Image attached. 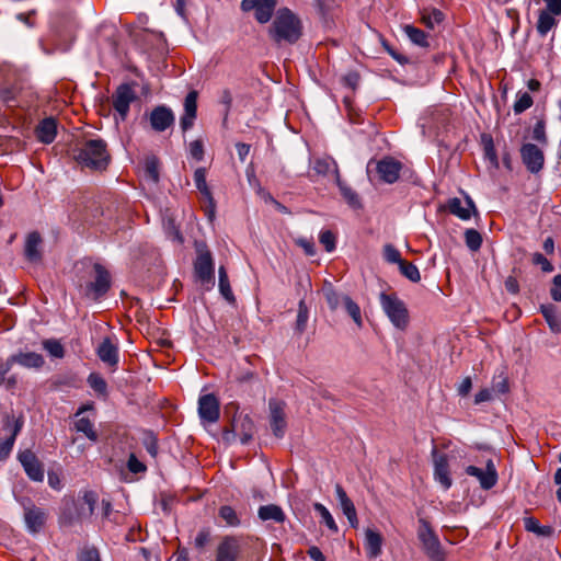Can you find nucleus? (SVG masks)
Listing matches in <instances>:
<instances>
[{"label":"nucleus","mask_w":561,"mask_h":561,"mask_svg":"<svg viewBox=\"0 0 561 561\" xmlns=\"http://www.w3.org/2000/svg\"><path fill=\"white\" fill-rule=\"evenodd\" d=\"M73 159L83 168L105 170L111 161L107 145L103 139H90L72 149Z\"/></svg>","instance_id":"obj_1"},{"label":"nucleus","mask_w":561,"mask_h":561,"mask_svg":"<svg viewBox=\"0 0 561 561\" xmlns=\"http://www.w3.org/2000/svg\"><path fill=\"white\" fill-rule=\"evenodd\" d=\"M270 35L277 44H295L302 35L300 19L289 9H279L270 28Z\"/></svg>","instance_id":"obj_2"},{"label":"nucleus","mask_w":561,"mask_h":561,"mask_svg":"<svg viewBox=\"0 0 561 561\" xmlns=\"http://www.w3.org/2000/svg\"><path fill=\"white\" fill-rule=\"evenodd\" d=\"M85 275L89 280L84 284L80 283L79 288L84 297L98 301L108 291L111 287V275L107 270L99 263L88 265Z\"/></svg>","instance_id":"obj_3"},{"label":"nucleus","mask_w":561,"mask_h":561,"mask_svg":"<svg viewBox=\"0 0 561 561\" xmlns=\"http://www.w3.org/2000/svg\"><path fill=\"white\" fill-rule=\"evenodd\" d=\"M380 305L390 322L399 330H405L409 324V311L405 304L396 294H380Z\"/></svg>","instance_id":"obj_4"},{"label":"nucleus","mask_w":561,"mask_h":561,"mask_svg":"<svg viewBox=\"0 0 561 561\" xmlns=\"http://www.w3.org/2000/svg\"><path fill=\"white\" fill-rule=\"evenodd\" d=\"M417 538L422 543L425 554L433 561H443L445 554L438 536L435 534L430 522L419 518Z\"/></svg>","instance_id":"obj_5"},{"label":"nucleus","mask_w":561,"mask_h":561,"mask_svg":"<svg viewBox=\"0 0 561 561\" xmlns=\"http://www.w3.org/2000/svg\"><path fill=\"white\" fill-rule=\"evenodd\" d=\"M137 100L134 83L119 84L112 95V105L122 122L126 121L130 104Z\"/></svg>","instance_id":"obj_6"},{"label":"nucleus","mask_w":561,"mask_h":561,"mask_svg":"<svg viewBox=\"0 0 561 561\" xmlns=\"http://www.w3.org/2000/svg\"><path fill=\"white\" fill-rule=\"evenodd\" d=\"M373 164H375V170L379 176V180L387 184L396 183L399 180L403 168V164L399 160L392 157H383L378 161H369L367 165L368 173L370 172Z\"/></svg>","instance_id":"obj_7"},{"label":"nucleus","mask_w":561,"mask_h":561,"mask_svg":"<svg viewBox=\"0 0 561 561\" xmlns=\"http://www.w3.org/2000/svg\"><path fill=\"white\" fill-rule=\"evenodd\" d=\"M21 504L24 511L23 517L27 531L33 535L38 534L47 522V512L36 506L30 499L23 500Z\"/></svg>","instance_id":"obj_8"},{"label":"nucleus","mask_w":561,"mask_h":561,"mask_svg":"<svg viewBox=\"0 0 561 561\" xmlns=\"http://www.w3.org/2000/svg\"><path fill=\"white\" fill-rule=\"evenodd\" d=\"M194 271L202 283L214 282V262L210 251L206 244L197 247V257L194 263Z\"/></svg>","instance_id":"obj_9"},{"label":"nucleus","mask_w":561,"mask_h":561,"mask_svg":"<svg viewBox=\"0 0 561 561\" xmlns=\"http://www.w3.org/2000/svg\"><path fill=\"white\" fill-rule=\"evenodd\" d=\"M276 0H242L241 10L243 12L254 11L255 20L261 23H267L275 11Z\"/></svg>","instance_id":"obj_10"},{"label":"nucleus","mask_w":561,"mask_h":561,"mask_svg":"<svg viewBox=\"0 0 561 561\" xmlns=\"http://www.w3.org/2000/svg\"><path fill=\"white\" fill-rule=\"evenodd\" d=\"M175 116L167 105H158L149 114V123L152 130L163 133L174 125Z\"/></svg>","instance_id":"obj_11"},{"label":"nucleus","mask_w":561,"mask_h":561,"mask_svg":"<svg viewBox=\"0 0 561 561\" xmlns=\"http://www.w3.org/2000/svg\"><path fill=\"white\" fill-rule=\"evenodd\" d=\"M268 409H270V425L272 428L273 434L277 438H283L286 432L287 423L285 419V403L276 400L271 399L268 401Z\"/></svg>","instance_id":"obj_12"},{"label":"nucleus","mask_w":561,"mask_h":561,"mask_svg":"<svg viewBox=\"0 0 561 561\" xmlns=\"http://www.w3.org/2000/svg\"><path fill=\"white\" fill-rule=\"evenodd\" d=\"M18 459L31 480L36 482L44 480V466L32 450L25 449L20 451Z\"/></svg>","instance_id":"obj_13"},{"label":"nucleus","mask_w":561,"mask_h":561,"mask_svg":"<svg viewBox=\"0 0 561 561\" xmlns=\"http://www.w3.org/2000/svg\"><path fill=\"white\" fill-rule=\"evenodd\" d=\"M23 421L20 419H15L14 416H7L3 430L10 433V436L5 439L0 440V461L4 460L9 457L15 438L22 430Z\"/></svg>","instance_id":"obj_14"},{"label":"nucleus","mask_w":561,"mask_h":561,"mask_svg":"<svg viewBox=\"0 0 561 561\" xmlns=\"http://www.w3.org/2000/svg\"><path fill=\"white\" fill-rule=\"evenodd\" d=\"M198 415L203 422L216 423L220 416V404L213 393L201 396L198 399Z\"/></svg>","instance_id":"obj_15"},{"label":"nucleus","mask_w":561,"mask_h":561,"mask_svg":"<svg viewBox=\"0 0 561 561\" xmlns=\"http://www.w3.org/2000/svg\"><path fill=\"white\" fill-rule=\"evenodd\" d=\"M432 457L434 462L435 480L444 488V490H448L453 484L449 473L448 457L446 454L439 453L436 447L432 450Z\"/></svg>","instance_id":"obj_16"},{"label":"nucleus","mask_w":561,"mask_h":561,"mask_svg":"<svg viewBox=\"0 0 561 561\" xmlns=\"http://www.w3.org/2000/svg\"><path fill=\"white\" fill-rule=\"evenodd\" d=\"M520 157L523 163L531 173H538L543 168V152L534 144L523 145L520 148Z\"/></svg>","instance_id":"obj_17"},{"label":"nucleus","mask_w":561,"mask_h":561,"mask_svg":"<svg viewBox=\"0 0 561 561\" xmlns=\"http://www.w3.org/2000/svg\"><path fill=\"white\" fill-rule=\"evenodd\" d=\"M466 473L477 478L483 490L492 489L497 482V472L492 460L488 461L485 469H481L476 466H468L466 468Z\"/></svg>","instance_id":"obj_18"},{"label":"nucleus","mask_w":561,"mask_h":561,"mask_svg":"<svg viewBox=\"0 0 561 561\" xmlns=\"http://www.w3.org/2000/svg\"><path fill=\"white\" fill-rule=\"evenodd\" d=\"M197 91H190L183 103L184 112L180 118L181 129L185 133L191 129L197 116Z\"/></svg>","instance_id":"obj_19"},{"label":"nucleus","mask_w":561,"mask_h":561,"mask_svg":"<svg viewBox=\"0 0 561 561\" xmlns=\"http://www.w3.org/2000/svg\"><path fill=\"white\" fill-rule=\"evenodd\" d=\"M194 182L198 192L203 195V197L207 201L208 207L206 209V214L209 219L215 216V199L213 197L211 191L206 182V169L197 168L194 172Z\"/></svg>","instance_id":"obj_20"},{"label":"nucleus","mask_w":561,"mask_h":561,"mask_svg":"<svg viewBox=\"0 0 561 561\" xmlns=\"http://www.w3.org/2000/svg\"><path fill=\"white\" fill-rule=\"evenodd\" d=\"M335 495L336 500L339 502V505L343 512V514L346 516L351 527L357 528L358 527V518H357V512L355 508V505L353 501L348 497L345 490L340 483L335 484Z\"/></svg>","instance_id":"obj_21"},{"label":"nucleus","mask_w":561,"mask_h":561,"mask_svg":"<svg viewBox=\"0 0 561 561\" xmlns=\"http://www.w3.org/2000/svg\"><path fill=\"white\" fill-rule=\"evenodd\" d=\"M240 545L237 537L226 536L217 547L215 561H237Z\"/></svg>","instance_id":"obj_22"},{"label":"nucleus","mask_w":561,"mask_h":561,"mask_svg":"<svg viewBox=\"0 0 561 561\" xmlns=\"http://www.w3.org/2000/svg\"><path fill=\"white\" fill-rule=\"evenodd\" d=\"M99 358L112 368H116L118 364V347L110 337L103 339L96 348Z\"/></svg>","instance_id":"obj_23"},{"label":"nucleus","mask_w":561,"mask_h":561,"mask_svg":"<svg viewBox=\"0 0 561 561\" xmlns=\"http://www.w3.org/2000/svg\"><path fill=\"white\" fill-rule=\"evenodd\" d=\"M232 431L239 436L240 443L247 445L253 437L254 423L249 415L234 416L231 423Z\"/></svg>","instance_id":"obj_24"},{"label":"nucleus","mask_w":561,"mask_h":561,"mask_svg":"<svg viewBox=\"0 0 561 561\" xmlns=\"http://www.w3.org/2000/svg\"><path fill=\"white\" fill-rule=\"evenodd\" d=\"M447 209L450 214L462 220L470 219L471 213L477 211L474 203L469 196L466 197V206L462 205V202L459 198H450L447 204Z\"/></svg>","instance_id":"obj_25"},{"label":"nucleus","mask_w":561,"mask_h":561,"mask_svg":"<svg viewBox=\"0 0 561 561\" xmlns=\"http://www.w3.org/2000/svg\"><path fill=\"white\" fill-rule=\"evenodd\" d=\"M10 364H19L26 368H41L44 365V357L35 352H20L8 357Z\"/></svg>","instance_id":"obj_26"},{"label":"nucleus","mask_w":561,"mask_h":561,"mask_svg":"<svg viewBox=\"0 0 561 561\" xmlns=\"http://www.w3.org/2000/svg\"><path fill=\"white\" fill-rule=\"evenodd\" d=\"M36 137L43 144H51L57 134V123L54 117H46L36 127Z\"/></svg>","instance_id":"obj_27"},{"label":"nucleus","mask_w":561,"mask_h":561,"mask_svg":"<svg viewBox=\"0 0 561 561\" xmlns=\"http://www.w3.org/2000/svg\"><path fill=\"white\" fill-rule=\"evenodd\" d=\"M382 541V536L378 531L371 528L365 530V549L368 558L376 559L381 554Z\"/></svg>","instance_id":"obj_28"},{"label":"nucleus","mask_w":561,"mask_h":561,"mask_svg":"<svg viewBox=\"0 0 561 561\" xmlns=\"http://www.w3.org/2000/svg\"><path fill=\"white\" fill-rule=\"evenodd\" d=\"M41 243L42 238L37 231L28 233L25 241L24 254L30 262H38L42 259L39 251Z\"/></svg>","instance_id":"obj_29"},{"label":"nucleus","mask_w":561,"mask_h":561,"mask_svg":"<svg viewBox=\"0 0 561 561\" xmlns=\"http://www.w3.org/2000/svg\"><path fill=\"white\" fill-rule=\"evenodd\" d=\"M257 516L261 520H273L282 524L286 519L283 508L276 504L262 505L257 510Z\"/></svg>","instance_id":"obj_30"},{"label":"nucleus","mask_w":561,"mask_h":561,"mask_svg":"<svg viewBox=\"0 0 561 561\" xmlns=\"http://www.w3.org/2000/svg\"><path fill=\"white\" fill-rule=\"evenodd\" d=\"M335 182L340 188V192L346 203L353 208H359L362 206L358 194L350 187L345 182L341 180L339 169L335 167Z\"/></svg>","instance_id":"obj_31"},{"label":"nucleus","mask_w":561,"mask_h":561,"mask_svg":"<svg viewBox=\"0 0 561 561\" xmlns=\"http://www.w3.org/2000/svg\"><path fill=\"white\" fill-rule=\"evenodd\" d=\"M540 312L542 313L545 320L547 321L552 332H561V319L558 316L557 307L554 305H541Z\"/></svg>","instance_id":"obj_32"},{"label":"nucleus","mask_w":561,"mask_h":561,"mask_svg":"<svg viewBox=\"0 0 561 561\" xmlns=\"http://www.w3.org/2000/svg\"><path fill=\"white\" fill-rule=\"evenodd\" d=\"M218 287L220 294L224 298L229 302H234V296L232 289L230 287L229 278L227 271L224 265L219 266L218 270Z\"/></svg>","instance_id":"obj_33"},{"label":"nucleus","mask_w":561,"mask_h":561,"mask_svg":"<svg viewBox=\"0 0 561 561\" xmlns=\"http://www.w3.org/2000/svg\"><path fill=\"white\" fill-rule=\"evenodd\" d=\"M481 138L483 144L484 159L489 161L491 168L499 169V159L492 137L483 134Z\"/></svg>","instance_id":"obj_34"},{"label":"nucleus","mask_w":561,"mask_h":561,"mask_svg":"<svg viewBox=\"0 0 561 561\" xmlns=\"http://www.w3.org/2000/svg\"><path fill=\"white\" fill-rule=\"evenodd\" d=\"M342 302H343V306L346 310V312L348 313V316L353 319V321L355 322V324L358 327V328H362L363 327V318H362V311H360V307L358 306L357 302H355L350 296L347 295H344L342 297Z\"/></svg>","instance_id":"obj_35"},{"label":"nucleus","mask_w":561,"mask_h":561,"mask_svg":"<svg viewBox=\"0 0 561 561\" xmlns=\"http://www.w3.org/2000/svg\"><path fill=\"white\" fill-rule=\"evenodd\" d=\"M553 15L554 14L550 13L549 11H540L537 22V32L540 36H546L548 32L557 24Z\"/></svg>","instance_id":"obj_36"},{"label":"nucleus","mask_w":561,"mask_h":561,"mask_svg":"<svg viewBox=\"0 0 561 561\" xmlns=\"http://www.w3.org/2000/svg\"><path fill=\"white\" fill-rule=\"evenodd\" d=\"M75 428L77 430V432L83 433L88 439L92 442L98 440V434L94 430V425L89 417H79L75 422Z\"/></svg>","instance_id":"obj_37"},{"label":"nucleus","mask_w":561,"mask_h":561,"mask_svg":"<svg viewBox=\"0 0 561 561\" xmlns=\"http://www.w3.org/2000/svg\"><path fill=\"white\" fill-rule=\"evenodd\" d=\"M219 517L225 522L226 526L238 527L241 524L239 515L230 505H222L218 511Z\"/></svg>","instance_id":"obj_38"},{"label":"nucleus","mask_w":561,"mask_h":561,"mask_svg":"<svg viewBox=\"0 0 561 561\" xmlns=\"http://www.w3.org/2000/svg\"><path fill=\"white\" fill-rule=\"evenodd\" d=\"M404 32H405L407 36L409 37V39L413 44H415L420 47L428 46L427 35L424 31H422L413 25H405Z\"/></svg>","instance_id":"obj_39"},{"label":"nucleus","mask_w":561,"mask_h":561,"mask_svg":"<svg viewBox=\"0 0 561 561\" xmlns=\"http://www.w3.org/2000/svg\"><path fill=\"white\" fill-rule=\"evenodd\" d=\"M445 19L444 13L438 9L424 10L422 12V22L428 28H434Z\"/></svg>","instance_id":"obj_40"},{"label":"nucleus","mask_w":561,"mask_h":561,"mask_svg":"<svg viewBox=\"0 0 561 561\" xmlns=\"http://www.w3.org/2000/svg\"><path fill=\"white\" fill-rule=\"evenodd\" d=\"M313 508L316 512L319 513V515L321 516L322 518V522L325 524V526L334 534L339 533V527L333 518V516L331 515V513L329 512V510L321 503H314L313 504Z\"/></svg>","instance_id":"obj_41"},{"label":"nucleus","mask_w":561,"mask_h":561,"mask_svg":"<svg viewBox=\"0 0 561 561\" xmlns=\"http://www.w3.org/2000/svg\"><path fill=\"white\" fill-rule=\"evenodd\" d=\"M89 386L99 394L106 396L107 394V383L105 379L98 373H91L88 376Z\"/></svg>","instance_id":"obj_42"},{"label":"nucleus","mask_w":561,"mask_h":561,"mask_svg":"<svg viewBox=\"0 0 561 561\" xmlns=\"http://www.w3.org/2000/svg\"><path fill=\"white\" fill-rule=\"evenodd\" d=\"M465 242L469 250L477 252L482 245V236L473 228L467 229L465 231Z\"/></svg>","instance_id":"obj_43"},{"label":"nucleus","mask_w":561,"mask_h":561,"mask_svg":"<svg viewBox=\"0 0 561 561\" xmlns=\"http://www.w3.org/2000/svg\"><path fill=\"white\" fill-rule=\"evenodd\" d=\"M534 100L528 92H518L517 99L514 102L513 111L516 115L524 113L526 110L531 107Z\"/></svg>","instance_id":"obj_44"},{"label":"nucleus","mask_w":561,"mask_h":561,"mask_svg":"<svg viewBox=\"0 0 561 561\" xmlns=\"http://www.w3.org/2000/svg\"><path fill=\"white\" fill-rule=\"evenodd\" d=\"M524 525L527 531L535 533L540 536H550L552 534V528L550 526H541L534 517L525 518Z\"/></svg>","instance_id":"obj_45"},{"label":"nucleus","mask_w":561,"mask_h":561,"mask_svg":"<svg viewBox=\"0 0 561 561\" xmlns=\"http://www.w3.org/2000/svg\"><path fill=\"white\" fill-rule=\"evenodd\" d=\"M145 172L153 183L159 182V159L156 156L147 157L145 160Z\"/></svg>","instance_id":"obj_46"},{"label":"nucleus","mask_w":561,"mask_h":561,"mask_svg":"<svg viewBox=\"0 0 561 561\" xmlns=\"http://www.w3.org/2000/svg\"><path fill=\"white\" fill-rule=\"evenodd\" d=\"M309 317V310L304 299H301L298 304V313L296 320V331L298 333H302L306 330L307 322Z\"/></svg>","instance_id":"obj_47"},{"label":"nucleus","mask_w":561,"mask_h":561,"mask_svg":"<svg viewBox=\"0 0 561 561\" xmlns=\"http://www.w3.org/2000/svg\"><path fill=\"white\" fill-rule=\"evenodd\" d=\"M399 268H400L401 274L403 276H405L409 280H411L413 283H419L421 280L420 271L416 267V265H414L413 263L403 261L399 265Z\"/></svg>","instance_id":"obj_48"},{"label":"nucleus","mask_w":561,"mask_h":561,"mask_svg":"<svg viewBox=\"0 0 561 561\" xmlns=\"http://www.w3.org/2000/svg\"><path fill=\"white\" fill-rule=\"evenodd\" d=\"M43 347L55 358H62L65 356V348L58 340H45L43 341Z\"/></svg>","instance_id":"obj_49"},{"label":"nucleus","mask_w":561,"mask_h":561,"mask_svg":"<svg viewBox=\"0 0 561 561\" xmlns=\"http://www.w3.org/2000/svg\"><path fill=\"white\" fill-rule=\"evenodd\" d=\"M142 445L148 454L156 458L158 455V438L152 431H146L142 437Z\"/></svg>","instance_id":"obj_50"},{"label":"nucleus","mask_w":561,"mask_h":561,"mask_svg":"<svg viewBox=\"0 0 561 561\" xmlns=\"http://www.w3.org/2000/svg\"><path fill=\"white\" fill-rule=\"evenodd\" d=\"M382 255L386 262L400 265L404 260L401 257L400 251L391 243L383 245Z\"/></svg>","instance_id":"obj_51"},{"label":"nucleus","mask_w":561,"mask_h":561,"mask_svg":"<svg viewBox=\"0 0 561 561\" xmlns=\"http://www.w3.org/2000/svg\"><path fill=\"white\" fill-rule=\"evenodd\" d=\"M80 501L83 505H87V515L91 516L98 502V494L94 491H84Z\"/></svg>","instance_id":"obj_52"},{"label":"nucleus","mask_w":561,"mask_h":561,"mask_svg":"<svg viewBox=\"0 0 561 561\" xmlns=\"http://www.w3.org/2000/svg\"><path fill=\"white\" fill-rule=\"evenodd\" d=\"M324 296L327 304L329 308L334 311L336 310L342 302V297L340 294H337L334 289L328 288L324 290Z\"/></svg>","instance_id":"obj_53"},{"label":"nucleus","mask_w":561,"mask_h":561,"mask_svg":"<svg viewBox=\"0 0 561 561\" xmlns=\"http://www.w3.org/2000/svg\"><path fill=\"white\" fill-rule=\"evenodd\" d=\"M319 241L328 252H332L335 249V236L330 230L321 231Z\"/></svg>","instance_id":"obj_54"},{"label":"nucleus","mask_w":561,"mask_h":561,"mask_svg":"<svg viewBox=\"0 0 561 561\" xmlns=\"http://www.w3.org/2000/svg\"><path fill=\"white\" fill-rule=\"evenodd\" d=\"M531 261L535 265L540 266L541 271L545 273H550L553 271V265L542 253H534Z\"/></svg>","instance_id":"obj_55"},{"label":"nucleus","mask_w":561,"mask_h":561,"mask_svg":"<svg viewBox=\"0 0 561 561\" xmlns=\"http://www.w3.org/2000/svg\"><path fill=\"white\" fill-rule=\"evenodd\" d=\"M12 364H10V360L7 359L4 364L0 366V386L3 385L5 381L8 382V388H11L15 385L16 380L14 377L5 378L7 374L12 368Z\"/></svg>","instance_id":"obj_56"},{"label":"nucleus","mask_w":561,"mask_h":561,"mask_svg":"<svg viewBox=\"0 0 561 561\" xmlns=\"http://www.w3.org/2000/svg\"><path fill=\"white\" fill-rule=\"evenodd\" d=\"M190 154L196 161H202L204 159V145L202 140L196 139L190 144Z\"/></svg>","instance_id":"obj_57"},{"label":"nucleus","mask_w":561,"mask_h":561,"mask_svg":"<svg viewBox=\"0 0 561 561\" xmlns=\"http://www.w3.org/2000/svg\"><path fill=\"white\" fill-rule=\"evenodd\" d=\"M127 468L133 473H141L147 469L146 466L140 460H138L134 454H130L128 457Z\"/></svg>","instance_id":"obj_58"},{"label":"nucleus","mask_w":561,"mask_h":561,"mask_svg":"<svg viewBox=\"0 0 561 561\" xmlns=\"http://www.w3.org/2000/svg\"><path fill=\"white\" fill-rule=\"evenodd\" d=\"M219 102L225 106V119L229 115L232 105V93L229 89H224L220 92Z\"/></svg>","instance_id":"obj_59"},{"label":"nucleus","mask_w":561,"mask_h":561,"mask_svg":"<svg viewBox=\"0 0 561 561\" xmlns=\"http://www.w3.org/2000/svg\"><path fill=\"white\" fill-rule=\"evenodd\" d=\"M360 77L357 71H348L345 76L342 78V82L344 85L351 88L352 90H355L358 87Z\"/></svg>","instance_id":"obj_60"},{"label":"nucleus","mask_w":561,"mask_h":561,"mask_svg":"<svg viewBox=\"0 0 561 561\" xmlns=\"http://www.w3.org/2000/svg\"><path fill=\"white\" fill-rule=\"evenodd\" d=\"M79 561H101L100 553L96 548H88L82 550L78 556Z\"/></svg>","instance_id":"obj_61"},{"label":"nucleus","mask_w":561,"mask_h":561,"mask_svg":"<svg viewBox=\"0 0 561 561\" xmlns=\"http://www.w3.org/2000/svg\"><path fill=\"white\" fill-rule=\"evenodd\" d=\"M210 540V530L208 528H203L198 531L195 538V547L197 549H203Z\"/></svg>","instance_id":"obj_62"},{"label":"nucleus","mask_w":561,"mask_h":561,"mask_svg":"<svg viewBox=\"0 0 561 561\" xmlns=\"http://www.w3.org/2000/svg\"><path fill=\"white\" fill-rule=\"evenodd\" d=\"M550 295L554 301H561V274L553 277Z\"/></svg>","instance_id":"obj_63"},{"label":"nucleus","mask_w":561,"mask_h":561,"mask_svg":"<svg viewBox=\"0 0 561 561\" xmlns=\"http://www.w3.org/2000/svg\"><path fill=\"white\" fill-rule=\"evenodd\" d=\"M331 165H333L334 168L335 167L337 168V165L334 161L330 162L328 160L320 159V160L316 161L313 169L319 174H327L330 171Z\"/></svg>","instance_id":"obj_64"}]
</instances>
